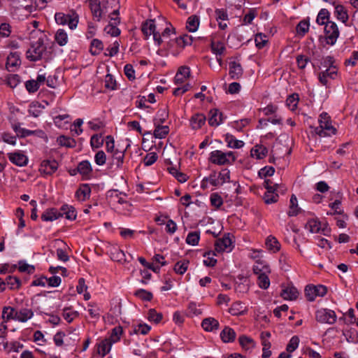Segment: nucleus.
I'll list each match as a JSON object with an SVG mask.
<instances>
[{"instance_id": "1", "label": "nucleus", "mask_w": 358, "mask_h": 358, "mask_svg": "<svg viewBox=\"0 0 358 358\" xmlns=\"http://www.w3.org/2000/svg\"><path fill=\"white\" fill-rule=\"evenodd\" d=\"M318 127L314 128V132L320 136H327L335 134L336 129L331 125L330 117L327 113H322L320 115Z\"/></svg>"}, {"instance_id": "2", "label": "nucleus", "mask_w": 358, "mask_h": 358, "mask_svg": "<svg viewBox=\"0 0 358 358\" xmlns=\"http://www.w3.org/2000/svg\"><path fill=\"white\" fill-rule=\"evenodd\" d=\"M46 50L43 40L38 38L33 42L30 48L27 51V57L30 61L36 62L41 59L43 52Z\"/></svg>"}, {"instance_id": "3", "label": "nucleus", "mask_w": 358, "mask_h": 358, "mask_svg": "<svg viewBox=\"0 0 358 358\" xmlns=\"http://www.w3.org/2000/svg\"><path fill=\"white\" fill-rule=\"evenodd\" d=\"M55 20L58 24H68L71 29H74L78 23V15L71 11V14H64L63 13H56Z\"/></svg>"}, {"instance_id": "4", "label": "nucleus", "mask_w": 358, "mask_h": 358, "mask_svg": "<svg viewBox=\"0 0 358 358\" xmlns=\"http://www.w3.org/2000/svg\"><path fill=\"white\" fill-rule=\"evenodd\" d=\"M324 25V36L327 43L333 45L336 43L340 34L338 26L333 21H327Z\"/></svg>"}, {"instance_id": "5", "label": "nucleus", "mask_w": 358, "mask_h": 358, "mask_svg": "<svg viewBox=\"0 0 358 358\" xmlns=\"http://www.w3.org/2000/svg\"><path fill=\"white\" fill-rule=\"evenodd\" d=\"M156 27L153 20L146 21L141 26V31L148 38L150 35H153V39L157 45H160L162 43L161 35L159 31H156Z\"/></svg>"}, {"instance_id": "6", "label": "nucleus", "mask_w": 358, "mask_h": 358, "mask_svg": "<svg viewBox=\"0 0 358 358\" xmlns=\"http://www.w3.org/2000/svg\"><path fill=\"white\" fill-rule=\"evenodd\" d=\"M315 319L320 323L333 324L336 322L337 316L334 310L322 308L316 311Z\"/></svg>"}, {"instance_id": "7", "label": "nucleus", "mask_w": 358, "mask_h": 358, "mask_svg": "<svg viewBox=\"0 0 358 358\" xmlns=\"http://www.w3.org/2000/svg\"><path fill=\"white\" fill-rule=\"evenodd\" d=\"M327 292V287L322 285H308L305 289L306 296L310 301H313L317 296H324Z\"/></svg>"}, {"instance_id": "8", "label": "nucleus", "mask_w": 358, "mask_h": 358, "mask_svg": "<svg viewBox=\"0 0 358 358\" xmlns=\"http://www.w3.org/2000/svg\"><path fill=\"white\" fill-rule=\"evenodd\" d=\"M127 187V181L126 180L120 176L119 178V184L117 188H113V192H115L116 194L113 195V201L115 199H117L115 205L122 204L123 202H128L127 200L126 194L122 192V190Z\"/></svg>"}, {"instance_id": "9", "label": "nucleus", "mask_w": 358, "mask_h": 358, "mask_svg": "<svg viewBox=\"0 0 358 358\" xmlns=\"http://www.w3.org/2000/svg\"><path fill=\"white\" fill-rule=\"evenodd\" d=\"M208 161L219 166L229 165V161L226 158L225 153L219 150L212 151L210 153Z\"/></svg>"}, {"instance_id": "10", "label": "nucleus", "mask_w": 358, "mask_h": 358, "mask_svg": "<svg viewBox=\"0 0 358 358\" xmlns=\"http://www.w3.org/2000/svg\"><path fill=\"white\" fill-rule=\"evenodd\" d=\"M8 159L15 165L24 166L28 163V157L21 151L9 152L7 154Z\"/></svg>"}, {"instance_id": "11", "label": "nucleus", "mask_w": 358, "mask_h": 358, "mask_svg": "<svg viewBox=\"0 0 358 358\" xmlns=\"http://www.w3.org/2000/svg\"><path fill=\"white\" fill-rule=\"evenodd\" d=\"M232 241L229 237V234H225L223 238H219L215 243V249L217 252H221L224 251L231 250Z\"/></svg>"}, {"instance_id": "12", "label": "nucleus", "mask_w": 358, "mask_h": 358, "mask_svg": "<svg viewBox=\"0 0 358 358\" xmlns=\"http://www.w3.org/2000/svg\"><path fill=\"white\" fill-rule=\"evenodd\" d=\"M58 169V163L55 159H45L43 160L39 169L41 173L45 175H52Z\"/></svg>"}, {"instance_id": "13", "label": "nucleus", "mask_w": 358, "mask_h": 358, "mask_svg": "<svg viewBox=\"0 0 358 358\" xmlns=\"http://www.w3.org/2000/svg\"><path fill=\"white\" fill-rule=\"evenodd\" d=\"M112 347V334L109 335L107 338L103 339L97 344V353L101 357H104L108 353Z\"/></svg>"}, {"instance_id": "14", "label": "nucleus", "mask_w": 358, "mask_h": 358, "mask_svg": "<svg viewBox=\"0 0 358 358\" xmlns=\"http://www.w3.org/2000/svg\"><path fill=\"white\" fill-rule=\"evenodd\" d=\"M224 117L222 113L217 108H213L209 112L208 124L211 127H217L223 122Z\"/></svg>"}, {"instance_id": "15", "label": "nucleus", "mask_w": 358, "mask_h": 358, "mask_svg": "<svg viewBox=\"0 0 358 358\" xmlns=\"http://www.w3.org/2000/svg\"><path fill=\"white\" fill-rule=\"evenodd\" d=\"M21 64L20 54L11 52L7 57L6 67L8 71H13V68L19 67Z\"/></svg>"}, {"instance_id": "16", "label": "nucleus", "mask_w": 358, "mask_h": 358, "mask_svg": "<svg viewBox=\"0 0 358 358\" xmlns=\"http://www.w3.org/2000/svg\"><path fill=\"white\" fill-rule=\"evenodd\" d=\"M48 105V102L46 101H43L42 102L34 101L29 106V113L34 117H37L41 114L45 106Z\"/></svg>"}, {"instance_id": "17", "label": "nucleus", "mask_w": 358, "mask_h": 358, "mask_svg": "<svg viewBox=\"0 0 358 358\" xmlns=\"http://www.w3.org/2000/svg\"><path fill=\"white\" fill-rule=\"evenodd\" d=\"M336 75V68L327 69L325 71L319 73L318 79L322 85L327 86L328 84V78L335 79Z\"/></svg>"}, {"instance_id": "18", "label": "nucleus", "mask_w": 358, "mask_h": 358, "mask_svg": "<svg viewBox=\"0 0 358 358\" xmlns=\"http://www.w3.org/2000/svg\"><path fill=\"white\" fill-rule=\"evenodd\" d=\"M243 71L240 63L236 62H229V75L231 79H239L243 75Z\"/></svg>"}, {"instance_id": "19", "label": "nucleus", "mask_w": 358, "mask_h": 358, "mask_svg": "<svg viewBox=\"0 0 358 358\" xmlns=\"http://www.w3.org/2000/svg\"><path fill=\"white\" fill-rule=\"evenodd\" d=\"M201 327L206 331H213L220 327L219 322L214 317H206L203 320Z\"/></svg>"}, {"instance_id": "20", "label": "nucleus", "mask_w": 358, "mask_h": 358, "mask_svg": "<svg viewBox=\"0 0 358 358\" xmlns=\"http://www.w3.org/2000/svg\"><path fill=\"white\" fill-rule=\"evenodd\" d=\"M280 296L285 300H295L299 296V292L293 286H287L282 289Z\"/></svg>"}, {"instance_id": "21", "label": "nucleus", "mask_w": 358, "mask_h": 358, "mask_svg": "<svg viewBox=\"0 0 358 358\" xmlns=\"http://www.w3.org/2000/svg\"><path fill=\"white\" fill-rule=\"evenodd\" d=\"M34 315V312L31 309L29 308H22L18 311H16L14 317L15 320L21 322H25L28 320L31 319Z\"/></svg>"}, {"instance_id": "22", "label": "nucleus", "mask_w": 358, "mask_h": 358, "mask_svg": "<svg viewBox=\"0 0 358 358\" xmlns=\"http://www.w3.org/2000/svg\"><path fill=\"white\" fill-rule=\"evenodd\" d=\"M190 75V69L189 67L183 66H180L174 78V82L176 84H181L184 83L185 80Z\"/></svg>"}, {"instance_id": "23", "label": "nucleus", "mask_w": 358, "mask_h": 358, "mask_svg": "<svg viewBox=\"0 0 358 358\" xmlns=\"http://www.w3.org/2000/svg\"><path fill=\"white\" fill-rule=\"evenodd\" d=\"M334 15L338 20L347 25L349 15L347 9L343 5L335 6Z\"/></svg>"}, {"instance_id": "24", "label": "nucleus", "mask_w": 358, "mask_h": 358, "mask_svg": "<svg viewBox=\"0 0 358 358\" xmlns=\"http://www.w3.org/2000/svg\"><path fill=\"white\" fill-rule=\"evenodd\" d=\"M236 336V334L235 331L227 326L220 332V338L224 343H231L234 341Z\"/></svg>"}, {"instance_id": "25", "label": "nucleus", "mask_w": 358, "mask_h": 358, "mask_svg": "<svg viewBox=\"0 0 358 358\" xmlns=\"http://www.w3.org/2000/svg\"><path fill=\"white\" fill-rule=\"evenodd\" d=\"M253 272L256 275H262V273L268 274L271 272L270 266L263 260H257L253 266Z\"/></svg>"}, {"instance_id": "26", "label": "nucleus", "mask_w": 358, "mask_h": 358, "mask_svg": "<svg viewBox=\"0 0 358 358\" xmlns=\"http://www.w3.org/2000/svg\"><path fill=\"white\" fill-rule=\"evenodd\" d=\"M268 154V149L262 145H256L250 150V155L258 159L264 158Z\"/></svg>"}, {"instance_id": "27", "label": "nucleus", "mask_w": 358, "mask_h": 358, "mask_svg": "<svg viewBox=\"0 0 358 358\" xmlns=\"http://www.w3.org/2000/svg\"><path fill=\"white\" fill-rule=\"evenodd\" d=\"M59 214L61 217L64 216L70 220H73L76 218V211L72 206L63 205L60 208Z\"/></svg>"}, {"instance_id": "28", "label": "nucleus", "mask_w": 358, "mask_h": 358, "mask_svg": "<svg viewBox=\"0 0 358 358\" xmlns=\"http://www.w3.org/2000/svg\"><path fill=\"white\" fill-rule=\"evenodd\" d=\"M306 229H308L310 233H319L320 231L324 234L326 227L322 228L320 222L316 220H310L306 224Z\"/></svg>"}, {"instance_id": "29", "label": "nucleus", "mask_w": 358, "mask_h": 358, "mask_svg": "<svg viewBox=\"0 0 358 358\" xmlns=\"http://www.w3.org/2000/svg\"><path fill=\"white\" fill-rule=\"evenodd\" d=\"M206 118L203 114L196 113L190 119V124L193 129H199L206 122Z\"/></svg>"}, {"instance_id": "30", "label": "nucleus", "mask_w": 358, "mask_h": 358, "mask_svg": "<svg viewBox=\"0 0 358 358\" xmlns=\"http://www.w3.org/2000/svg\"><path fill=\"white\" fill-rule=\"evenodd\" d=\"M224 141L227 146L230 148L238 149L243 147L245 145L243 141L237 140L233 135L227 134L224 136Z\"/></svg>"}, {"instance_id": "31", "label": "nucleus", "mask_w": 358, "mask_h": 358, "mask_svg": "<svg viewBox=\"0 0 358 358\" xmlns=\"http://www.w3.org/2000/svg\"><path fill=\"white\" fill-rule=\"evenodd\" d=\"M61 217L59 211H57L56 208H52L47 209L41 215V220L45 222L53 221Z\"/></svg>"}, {"instance_id": "32", "label": "nucleus", "mask_w": 358, "mask_h": 358, "mask_svg": "<svg viewBox=\"0 0 358 358\" xmlns=\"http://www.w3.org/2000/svg\"><path fill=\"white\" fill-rule=\"evenodd\" d=\"M274 187H267V191L264 196V202L267 204L273 203L278 201L279 196L275 192Z\"/></svg>"}, {"instance_id": "33", "label": "nucleus", "mask_w": 358, "mask_h": 358, "mask_svg": "<svg viewBox=\"0 0 358 358\" xmlns=\"http://www.w3.org/2000/svg\"><path fill=\"white\" fill-rule=\"evenodd\" d=\"M77 171L85 178H87L92 171L90 163L87 160L80 162L77 167Z\"/></svg>"}, {"instance_id": "34", "label": "nucleus", "mask_w": 358, "mask_h": 358, "mask_svg": "<svg viewBox=\"0 0 358 358\" xmlns=\"http://www.w3.org/2000/svg\"><path fill=\"white\" fill-rule=\"evenodd\" d=\"M266 245L268 250L273 252H277L280 250V244L278 241L273 236H268L266 240Z\"/></svg>"}, {"instance_id": "35", "label": "nucleus", "mask_w": 358, "mask_h": 358, "mask_svg": "<svg viewBox=\"0 0 358 358\" xmlns=\"http://www.w3.org/2000/svg\"><path fill=\"white\" fill-rule=\"evenodd\" d=\"M90 192L91 189L90 186L87 184H84L76 191V194L78 199L85 201L90 197Z\"/></svg>"}, {"instance_id": "36", "label": "nucleus", "mask_w": 358, "mask_h": 358, "mask_svg": "<svg viewBox=\"0 0 358 358\" xmlns=\"http://www.w3.org/2000/svg\"><path fill=\"white\" fill-rule=\"evenodd\" d=\"M155 129L154 131V136L157 138H164L169 132V128L168 126H163L155 122Z\"/></svg>"}, {"instance_id": "37", "label": "nucleus", "mask_w": 358, "mask_h": 358, "mask_svg": "<svg viewBox=\"0 0 358 358\" xmlns=\"http://www.w3.org/2000/svg\"><path fill=\"white\" fill-rule=\"evenodd\" d=\"M300 208L298 206L297 198L294 194H292L290 198L289 210L287 215L289 217L296 216L299 214Z\"/></svg>"}, {"instance_id": "38", "label": "nucleus", "mask_w": 358, "mask_h": 358, "mask_svg": "<svg viewBox=\"0 0 358 358\" xmlns=\"http://www.w3.org/2000/svg\"><path fill=\"white\" fill-rule=\"evenodd\" d=\"M57 142L61 146H64L66 148H72L76 145V141L73 138L63 135L57 137Z\"/></svg>"}, {"instance_id": "39", "label": "nucleus", "mask_w": 358, "mask_h": 358, "mask_svg": "<svg viewBox=\"0 0 358 358\" xmlns=\"http://www.w3.org/2000/svg\"><path fill=\"white\" fill-rule=\"evenodd\" d=\"M310 23L308 17L306 20L300 21L296 27L297 34L300 36H304L305 34L308 31Z\"/></svg>"}, {"instance_id": "40", "label": "nucleus", "mask_w": 358, "mask_h": 358, "mask_svg": "<svg viewBox=\"0 0 358 358\" xmlns=\"http://www.w3.org/2000/svg\"><path fill=\"white\" fill-rule=\"evenodd\" d=\"M199 19L196 15H191L188 17L186 24L187 29L190 32H194L198 29Z\"/></svg>"}, {"instance_id": "41", "label": "nucleus", "mask_w": 358, "mask_h": 358, "mask_svg": "<svg viewBox=\"0 0 358 358\" xmlns=\"http://www.w3.org/2000/svg\"><path fill=\"white\" fill-rule=\"evenodd\" d=\"M55 40L59 45H65L68 42V36L66 32L62 29H58L55 34Z\"/></svg>"}, {"instance_id": "42", "label": "nucleus", "mask_w": 358, "mask_h": 358, "mask_svg": "<svg viewBox=\"0 0 358 358\" xmlns=\"http://www.w3.org/2000/svg\"><path fill=\"white\" fill-rule=\"evenodd\" d=\"M193 42V38L187 34H184L177 38L175 43L178 47L185 48L187 45H192Z\"/></svg>"}, {"instance_id": "43", "label": "nucleus", "mask_w": 358, "mask_h": 358, "mask_svg": "<svg viewBox=\"0 0 358 358\" xmlns=\"http://www.w3.org/2000/svg\"><path fill=\"white\" fill-rule=\"evenodd\" d=\"M121 22V18L120 17L119 8L113 10V36H118L121 34V30L117 25Z\"/></svg>"}, {"instance_id": "44", "label": "nucleus", "mask_w": 358, "mask_h": 358, "mask_svg": "<svg viewBox=\"0 0 358 358\" xmlns=\"http://www.w3.org/2000/svg\"><path fill=\"white\" fill-rule=\"evenodd\" d=\"M89 6L93 15L96 17H100L102 15L100 2L98 0H89Z\"/></svg>"}, {"instance_id": "45", "label": "nucleus", "mask_w": 358, "mask_h": 358, "mask_svg": "<svg viewBox=\"0 0 358 358\" xmlns=\"http://www.w3.org/2000/svg\"><path fill=\"white\" fill-rule=\"evenodd\" d=\"M132 205L128 202H123L122 204H117L115 206V210L120 214L127 215L131 211Z\"/></svg>"}, {"instance_id": "46", "label": "nucleus", "mask_w": 358, "mask_h": 358, "mask_svg": "<svg viewBox=\"0 0 358 358\" xmlns=\"http://www.w3.org/2000/svg\"><path fill=\"white\" fill-rule=\"evenodd\" d=\"M210 48L212 52L216 55H222L225 50V46L221 41H211Z\"/></svg>"}, {"instance_id": "47", "label": "nucleus", "mask_w": 358, "mask_h": 358, "mask_svg": "<svg viewBox=\"0 0 358 358\" xmlns=\"http://www.w3.org/2000/svg\"><path fill=\"white\" fill-rule=\"evenodd\" d=\"M134 295L136 297H138L140 299L145 301H150L153 298V295H152V292H148L143 289H137L134 292Z\"/></svg>"}, {"instance_id": "48", "label": "nucleus", "mask_w": 358, "mask_h": 358, "mask_svg": "<svg viewBox=\"0 0 358 358\" xmlns=\"http://www.w3.org/2000/svg\"><path fill=\"white\" fill-rule=\"evenodd\" d=\"M202 313V310L197 307V305L194 302H190L188 304L187 309V315L188 317H192L194 316L199 315Z\"/></svg>"}, {"instance_id": "49", "label": "nucleus", "mask_w": 358, "mask_h": 358, "mask_svg": "<svg viewBox=\"0 0 358 358\" xmlns=\"http://www.w3.org/2000/svg\"><path fill=\"white\" fill-rule=\"evenodd\" d=\"M329 12L327 9H321L317 15L316 22L321 25L325 24L327 21H329Z\"/></svg>"}, {"instance_id": "50", "label": "nucleus", "mask_w": 358, "mask_h": 358, "mask_svg": "<svg viewBox=\"0 0 358 358\" xmlns=\"http://www.w3.org/2000/svg\"><path fill=\"white\" fill-rule=\"evenodd\" d=\"M255 42L256 47L258 49H262L268 43L267 36L262 33H258L255 36Z\"/></svg>"}, {"instance_id": "51", "label": "nucleus", "mask_w": 358, "mask_h": 358, "mask_svg": "<svg viewBox=\"0 0 358 358\" xmlns=\"http://www.w3.org/2000/svg\"><path fill=\"white\" fill-rule=\"evenodd\" d=\"M162 317L163 315L161 313L157 312L155 309L151 308L148 310V320L149 321L157 324L161 322Z\"/></svg>"}, {"instance_id": "52", "label": "nucleus", "mask_w": 358, "mask_h": 358, "mask_svg": "<svg viewBox=\"0 0 358 358\" xmlns=\"http://www.w3.org/2000/svg\"><path fill=\"white\" fill-rule=\"evenodd\" d=\"M200 239V233L199 231L189 232L186 238V243L191 245H196Z\"/></svg>"}, {"instance_id": "53", "label": "nucleus", "mask_w": 358, "mask_h": 358, "mask_svg": "<svg viewBox=\"0 0 358 358\" xmlns=\"http://www.w3.org/2000/svg\"><path fill=\"white\" fill-rule=\"evenodd\" d=\"M188 264H189V261H187V260L178 262L175 264L173 270L176 273L182 275L187 271Z\"/></svg>"}, {"instance_id": "54", "label": "nucleus", "mask_w": 358, "mask_h": 358, "mask_svg": "<svg viewBox=\"0 0 358 358\" xmlns=\"http://www.w3.org/2000/svg\"><path fill=\"white\" fill-rule=\"evenodd\" d=\"M238 341L241 347L244 349H249L250 346H255V342L252 338L245 335L241 336L238 338Z\"/></svg>"}, {"instance_id": "55", "label": "nucleus", "mask_w": 358, "mask_h": 358, "mask_svg": "<svg viewBox=\"0 0 358 358\" xmlns=\"http://www.w3.org/2000/svg\"><path fill=\"white\" fill-rule=\"evenodd\" d=\"M6 285L10 287V289H18L21 285L19 278L15 276L9 275L6 278Z\"/></svg>"}, {"instance_id": "56", "label": "nucleus", "mask_w": 358, "mask_h": 358, "mask_svg": "<svg viewBox=\"0 0 358 358\" xmlns=\"http://www.w3.org/2000/svg\"><path fill=\"white\" fill-rule=\"evenodd\" d=\"M299 101V96L296 94H293L289 95L287 100L286 103L287 106L291 110H294L296 108Z\"/></svg>"}, {"instance_id": "57", "label": "nucleus", "mask_w": 358, "mask_h": 358, "mask_svg": "<svg viewBox=\"0 0 358 358\" xmlns=\"http://www.w3.org/2000/svg\"><path fill=\"white\" fill-rule=\"evenodd\" d=\"M103 48V43L98 39H94L91 43L90 52L93 55H98Z\"/></svg>"}, {"instance_id": "58", "label": "nucleus", "mask_w": 358, "mask_h": 358, "mask_svg": "<svg viewBox=\"0 0 358 358\" xmlns=\"http://www.w3.org/2000/svg\"><path fill=\"white\" fill-rule=\"evenodd\" d=\"M258 285L260 288L266 289L270 285V280L267 274L258 275Z\"/></svg>"}, {"instance_id": "59", "label": "nucleus", "mask_w": 358, "mask_h": 358, "mask_svg": "<svg viewBox=\"0 0 358 358\" xmlns=\"http://www.w3.org/2000/svg\"><path fill=\"white\" fill-rule=\"evenodd\" d=\"M299 343V337L297 336H292L286 347V350L289 353L294 352L298 348Z\"/></svg>"}, {"instance_id": "60", "label": "nucleus", "mask_w": 358, "mask_h": 358, "mask_svg": "<svg viewBox=\"0 0 358 358\" xmlns=\"http://www.w3.org/2000/svg\"><path fill=\"white\" fill-rule=\"evenodd\" d=\"M205 180L208 181L211 185L214 187L221 185V182H220V180L217 178V173L215 171H212L209 176L206 177Z\"/></svg>"}, {"instance_id": "61", "label": "nucleus", "mask_w": 358, "mask_h": 358, "mask_svg": "<svg viewBox=\"0 0 358 358\" xmlns=\"http://www.w3.org/2000/svg\"><path fill=\"white\" fill-rule=\"evenodd\" d=\"M157 158L158 156L156 152H149L145 156L143 163L146 166H151L157 160Z\"/></svg>"}, {"instance_id": "62", "label": "nucleus", "mask_w": 358, "mask_h": 358, "mask_svg": "<svg viewBox=\"0 0 358 358\" xmlns=\"http://www.w3.org/2000/svg\"><path fill=\"white\" fill-rule=\"evenodd\" d=\"M210 203L213 206L218 208L223 204V199L217 193H213L210 196Z\"/></svg>"}, {"instance_id": "63", "label": "nucleus", "mask_w": 358, "mask_h": 358, "mask_svg": "<svg viewBox=\"0 0 358 358\" xmlns=\"http://www.w3.org/2000/svg\"><path fill=\"white\" fill-rule=\"evenodd\" d=\"M15 310L10 306H6L3 308L2 317L3 320H9L10 319H15L13 314L15 313Z\"/></svg>"}, {"instance_id": "64", "label": "nucleus", "mask_w": 358, "mask_h": 358, "mask_svg": "<svg viewBox=\"0 0 358 358\" xmlns=\"http://www.w3.org/2000/svg\"><path fill=\"white\" fill-rule=\"evenodd\" d=\"M103 143V138L101 134H94L91 137L90 144L92 148H98Z\"/></svg>"}]
</instances>
